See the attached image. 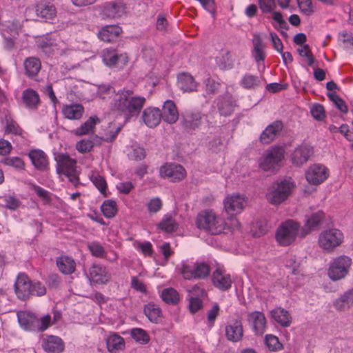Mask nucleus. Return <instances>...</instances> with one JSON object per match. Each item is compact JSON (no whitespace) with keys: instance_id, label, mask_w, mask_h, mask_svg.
<instances>
[{"instance_id":"obj_24","label":"nucleus","mask_w":353,"mask_h":353,"mask_svg":"<svg viewBox=\"0 0 353 353\" xmlns=\"http://www.w3.org/2000/svg\"><path fill=\"white\" fill-rule=\"evenodd\" d=\"M32 163L36 169L40 171H46L49 169L48 158L41 150H32L28 153Z\"/></svg>"},{"instance_id":"obj_28","label":"nucleus","mask_w":353,"mask_h":353,"mask_svg":"<svg viewBox=\"0 0 353 353\" xmlns=\"http://www.w3.org/2000/svg\"><path fill=\"white\" fill-rule=\"evenodd\" d=\"M162 119L170 124H173L179 119V112L175 103L171 100L164 102L161 111Z\"/></svg>"},{"instance_id":"obj_17","label":"nucleus","mask_w":353,"mask_h":353,"mask_svg":"<svg viewBox=\"0 0 353 353\" xmlns=\"http://www.w3.org/2000/svg\"><path fill=\"white\" fill-rule=\"evenodd\" d=\"M202 123V114L199 110H187L182 114L181 123L187 131H194Z\"/></svg>"},{"instance_id":"obj_36","label":"nucleus","mask_w":353,"mask_h":353,"mask_svg":"<svg viewBox=\"0 0 353 353\" xmlns=\"http://www.w3.org/2000/svg\"><path fill=\"white\" fill-rule=\"evenodd\" d=\"M178 86L184 92L195 91L197 83L192 75L188 73H182L178 76Z\"/></svg>"},{"instance_id":"obj_7","label":"nucleus","mask_w":353,"mask_h":353,"mask_svg":"<svg viewBox=\"0 0 353 353\" xmlns=\"http://www.w3.org/2000/svg\"><path fill=\"white\" fill-rule=\"evenodd\" d=\"M179 271L185 279H203L210 274V269L205 263H183Z\"/></svg>"},{"instance_id":"obj_64","label":"nucleus","mask_w":353,"mask_h":353,"mask_svg":"<svg viewBox=\"0 0 353 353\" xmlns=\"http://www.w3.org/2000/svg\"><path fill=\"white\" fill-rule=\"evenodd\" d=\"M220 84L214 79L208 78L205 81L206 92L209 94H214L219 90Z\"/></svg>"},{"instance_id":"obj_48","label":"nucleus","mask_w":353,"mask_h":353,"mask_svg":"<svg viewBox=\"0 0 353 353\" xmlns=\"http://www.w3.org/2000/svg\"><path fill=\"white\" fill-rule=\"evenodd\" d=\"M216 63L222 70L230 69L233 66V61L229 52H225L221 57H217Z\"/></svg>"},{"instance_id":"obj_3","label":"nucleus","mask_w":353,"mask_h":353,"mask_svg":"<svg viewBox=\"0 0 353 353\" xmlns=\"http://www.w3.org/2000/svg\"><path fill=\"white\" fill-rule=\"evenodd\" d=\"M247 201L243 195L239 194H228L223 201L224 210L231 217L229 230H234L239 227V221L234 217L241 213L245 207Z\"/></svg>"},{"instance_id":"obj_52","label":"nucleus","mask_w":353,"mask_h":353,"mask_svg":"<svg viewBox=\"0 0 353 353\" xmlns=\"http://www.w3.org/2000/svg\"><path fill=\"white\" fill-rule=\"evenodd\" d=\"M46 294V288L45 285L38 281H32L30 288V296H42Z\"/></svg>"},{"instance_id":"obj_10","label":"nucleus","mask_w":353,"mask_h":353,"mask_svg":"<svg viewBox=\"0 0 353 353\" xmlns=\"http://www.w3.org/2000/svg\"><path fill=\"white\" fill-rule=\"evenodd\" d=\"M351 263V259L347 256L343 255L336 257L329 268L330 278L333 281H337L345 277L348 272Z\"/></svg>"},{"instance_id":"obj_14","label":"nucleus","mask_w":353,"mask_h":353,"mask_svg":"<svg viewBox=\"0 0 353 353\" xmlns=\"http://www.w3.org/2000/svg\"><path fill=\"white\" fill-rule=\"evenodd\" d=\"M327 168L321 164H314L308 168L305 172V177L309 183L319 185L328 177Z\"/></svg>"},{"instance_id":"obj_38","label":"nucleus","mask_w":353,"mask_h":353,"mask_svg":"<svg viewBox=\"0 0 353 353\" xmlns=\"http://www.w3.org/2000/svg\"><path fill=\"white\" fill-rule=\"evenodd\" d=\"M144 314L154 323H159L161 319V310L156 304L149 303L144 307Z\"/></svg>"},{"instance_id":"obj_42","label":"nucleus","mask_w":353,"mask_h":353,"mask_svg":"<svg viewBox=\"0 0 353 353\" xmlns=\"http://www.w3.org/2000/svg\"><path fill=\"white\" fill-rule=\"evenodd\" d=\"M100 122V119L97 116L90 117L79 128L76 130V134L79 136L87 134L93 131L95 125Z\"/></svg>"},{"instance_id":"obj_4","label":"nucleus","mask_w":353,"mask_h":353,"mask_svg":"<svg viewBox=\"0 0 353 353\" xmlns=\"http://www.w3.org/2000/svg\"><path fill=\"white\" fill-rule=\"evenodd\" d=\"M294 187V183L289 179L276 181L268 189L266 199L272 205H279L288 198Z\"/></svg>"},{"instance_id":"obj_41","label":"nucleus","mask_w":353,"mask_h":353,"mask_svg":"<svg viewBox=\"0 0 353 353\" xmlns=\"http://www.w3.org/2000/svg\"><path fill=\"white\" fill-rule=\"evenodd\" d=\"M217 107L220 114L225 117L231 114L234 111V103L230 97L219 98Z\"/></svg>"},{"instance_id":"obj_37","label":"nucleus","mask_w":353,"mask_h":353,"mask_svg":"<svg viewBox=\"0 0 353 353\" xmlns=\"http://www.w3.org/2000/svg\"><path fill=\"white\" fill-rule=\"evenodd\" d=\"M253 50L252 52V57L256 62L259 63L263 61L265 59V44L263 43L262 39L259 34H254L252 39Z\"/></svg>"},{"instance_id":"obj_26","label":"nucleus","mask_w":353,"mask_h":353,"mask_svg":"<svg viewBox=\"0 0 353 353\" xmlns=\"http://www.w3.org/2000/svg\"><path fill=\"white\" fill-rule=\"evenodd\" d=\"M42 347L48 353H61L64 350V343L61 338L50 335L43 339Z\"/></svg>"},{"instance_id":"obj_50","label":"nucleus","mask_w":353,"mask_h":353,"mask_svg":"<svg viewBox=\"0 0 353 353\" xmlns=\"http://www.w3.org/2000/svg\"><path fill=\"white\" fill-rule=\"evenodd\" d=\"M88 248L93 256L98 258H106L105 249L99 242L93 241L88 244Z\"/></svg>"},{"instance_id":"obj_20","label":"nucleus","mask_w":353,"mask_h":353,"mask_svg":"<svg viewBox=\"0 0 353 353\" xmlns=\"http://www.w3.org/2000/svg\"><path fill=\"white\" fill-rule=\"evenodd\" d=\"M212 281L214 287L221 291L229 290L232 284L231 276L220 268L212 273Z\"/></svg>"},{"instance_id":"obj_11","label":"nucleus","mask_w":353,"mask_h":353,"mask_svg":"<svg viewBox=\"0 0 353 353\" xmlns=\"http://www.w3.org/2000/svg\"><path fill=\"white\" fill-rule=\"evenodd\" d=\"M127 9L123 0H115L104 5L101 14L103 19H117L126 14Z\"/></svg>"},{"instance_id":"obj_61","label":"nucleus","mask_w":353,"mask_h":353,"mask_svg":"<svg viewBox=\"0 0 353 353\" xmlns=\"http://www.w3.org/2000/svg\"><path fill=\"white\" fill-rule=\"evenodd\" d=\"M146 153L145 150L141 147L134 148L129 154L130 159L134 161H141L145 159Z\"/></svg>"},{"instance_id":"obj_56","label":"nucleus","mask_w":353,"mask_h":353,"mask_svg":"<svg viewBox=\"0 0 353 353\" xmlns=\"http://www.w3.org/2000/svg\"><path fill=\"white\" fill-rule=\"evenodd\" d=\"M109 128L111 129L105 132L104 137H103V141L106 142L113 141L121 130V127L116 126L115 124L111 123Z\"/></svg>"},{"instance_id":"obj_30","label":"nucleus","mask_w":353,"mask_h":353,"mask_svg":"<svg viewBox=\"0 0 353 353\" xmlns=\"http://www.w3.org/2000/svg\"><path fill=\"white\" fill-rule=\"evenodd\" d=\"M61 111L65 119L79 120L84 113V108L79 103L65 104L63 105Z\"/></svg>"},{"instance_id":"obj_32","label":"nucleus","mask_w":353,"mask_h":353,"mask_svg":"<svg viewBox=\"0 0 353 353\" xmlns=\"http://www.w3.org/2000/svg\"><path fill=\"white\" fill-rule=\"evenodd\" d=\"M36 13L42 19H52L56 16L57 10L52 3L40 2L36 6Z\"/></svg>"},{"instance_id":"obj_27","label":"nucleus","mask_w":353,"mask_h":353,"mask_svg":"<svg viewBox=\"0 0 353 353\" xmlns=\"http://www.w3.org/2000/svg\"><path fill=\"white\" fill-rule=\"evenodd\" d=\"M90 279L94 283L105 284L110 279V274L102 265H94L89 270Z\"/></svg>"},{"instance_id":"obj_5","label":"nucleus","mask_w":353,"mask_h":353,"mask_svg":"<svg viewBox=\"0 0 353 353\" xmlns=\"http://www.w3.org/2000/svg\"><path fill=\"white\" fill-rule=\"evenodd\" d=\"M301 231L299 223L293 220L283 223L276 230V240L279 245L287 246L293 243Z\"/></svg>"},{"instance_id":"obj_21","label":"nucleus","mask_w":353,"mask_h":353,"mask_svg":"<svg viewBox=\"0 0 353 353\" xmlns=\"http://www.w3.org/2000/svg\"><path fill=\"white\" fill-rule=\"evenodd\" d=\"M283 125L280 121H275L268 125L260 135L259 140L263 144H269L280 134Z\"/></svg>"},{"instance_id":"obj_2","label":"nucleus","mask_w":353,"mask_h":353,"mask_svg":"<svg viewBox=\"0 0 353 353\" xmlns=\"http://www.w3.org/2000/svg\"><path fill=\"white\" fill-rule=\"evenodd\" d=\"M196 223L199 228L208 231L212 234L223 232L230 226L223 218L217 216L211 210L201 212L196 217Z\"/></svg>"},{"instance_id":"obj_1","label":"nucleus","mask_w":353,"mask_h":353,"mask_svg":"<svg viewBox=\"0 0 353 353\" xmlns=\"http://www.w3.org/2000/svg\"><path fill=\"white\" fill-rule=\"evenodd\" d=\"M99 93L103 100L112 99V110L126 119L138 116L146 101L144 97L135 94L131 89L123 88L116 92L113 87L105 85L99 88Z\"/></svg>"},{"instance_id":"obj_58","label":"nucleus","mask_w":353,"mask_h":353,"mask_svg":"<svg viewBox=\"0 0 353 353\" xmlns=\"http://www.w3.org/2000/svg\"><path fill=\"white\" fill-rule=\"evenodd\" d=\"M6 132L21 135L23 130L15 121L12 119H6Z\"/></svg>"},{"instance_id":"obj_44","label":"nucleus","mask_w":353,"mask_h":353,"mask_svg":"<svg viewBox=\"0 0 353 353\" xmlns=\"http://www.w3.org/2000/svg\"><path fill=\"white\" fill-rule=\"evenodd\" d=\"M158 228L166 232H172L177 229V223L170 215L166 214L158 224Z\"/></svg>"},{"instance_id":"obj_16","label":"nucleus","mask_w":353,"mask_h":353,"mask_svg":"<svg viewBox=\"0 0 353 353\" xmlns=\"http://www.w3.org/2000/svg\"><path fill=\"white\" fill-rule=\"evenodd\" d=\"M313 148L306 143H302L296 147L292 153V162L296 166H301L305 163L313 154Z\"/></svg>"},{"instance_id":"obj_60","label":"nucleus","mask_w":353,"mask_h":353,"mask_svg":"<svg viewBox=\"0 0 353 353\" xmlns=\"http://www.w3.org/2000/svg\"><path fill=\"white\" fill-rule=\"evenodd\" d=\"M5 163L7 165L14 167L17 169H24V162L23 161L17 157H8L5 159Z\"/></svg>"},{"instance_id":"obj_25","label":"nucleus","mask_w":353,"mask_h":353,"mask_svg":"<svg viewBox=\"0 0 353 353\" xmlns=\"http://www.w3.org/2000/svg\"><path fill=\"white\" fill-rule=\"evenodd\" d=\"M161 111L158 108L148 107L142 112L141 119L149 128H155L162 119Z\"/></svg>"},{"instance_id":"obj_39","label":"nucleus","mask_w":353,"mask_h":353,"mask_svg":"<svg viewBox=\"0 0 353 353\" xmlns=\"http://www.w3.org/2000/svg\"><path fill=\"white\" fill-rule=\"evenodd\" d=\"M106 346L109 352L122 350L125 347V341L123 337L112 333L106 339Z\"/></svg>"},{"instance_id":"obj_62","label":"nucleus","mask_w":353,"mask_h":353,"mask_svg":"<svg viewBox=\"0 0 353 353\" xmlns=\"http://www.w3.org/2000/svg\"><path fill=\"white\" fill-rule=\"evenodd\" d=\"M4 205L10 210H16L20 205L19 199L12 196H6L3 197Z\"/></svg>"},{"instance_id":"obj_57","label":"nucleus","mask_w":353,"mask_h":353,"mask_svg":"<svg viewBox=\"0 0 353 353\" xmlns=\"http://www.w3.org/2000/svg\"><path fill=\"white\" fill-rule=\"evenodd\" d=\"M94 147L92 141L90 139H83L77 142L76 145L77 150L81 153H86L90 152Z\"/></svg>"},{"instance_id":"obj_13","label":"nucleus","mask_w":353,"mask_h":353,"mask_svg":"<svg viewBox=\"0 0 353 353\" xmlns=\"http://www.w3.org/2000/svg\"><path fill=\"white\" fill-rule=\"evenodd\" d=\"M32 281L25 273H19L16 279L14 289L17 297L22 301L28 300L30 297V288Z\"/></svg>"},{"instance_id":"obj_47","label":"nucleus","mask_w":353,"mask_h":353,"mask_svg":"<svg viewBox=\"0 0 353 353\" xmlns=\"http://www.w3.org/2000/svg\"><path fill=\"white\" fill-rule=\"evenodd\" d=\"M132 337L141 344H147L150 341V336L148 333L141 328H133L131 330Z\"/></svg>"},{"instance_id":"obj_34","label":"nucleus","mask_w":353,"mask_h":353,"mask_svg":"<svg viewBox=\"0 0 353 353\" xmlns=\"http://www.w3.org/2000/svg\"><path fill=\"white\" fill-rule=\"evenodd\" d=\"M271 316L282 327H289L292 323V317L288 311L281 307L272 310Z\"/></svg>"},{"instance_id":"obj_59","label":"nucleus","mask_w":353,"mask_h":353,"mask_svg":"<svg viewBox=\"0 0 353 353\" xmlns=\"http://www.w3.org/2000/svg\"><path fill=\"white\" fill-rule=\"evenodd\" d=\"M260 9L264 13L272 12L275 8L274 0H258Z\"/></svg>"},{"instance_id":"obj_40","label":"nucleus","mask_w":353,"mask_h":353,"mask_svg":"<svg viewBox=\"0 0 353 353\" xmlns=\"http://www.w3.org/2000/svg\"><path fill=\"white\" fill-rule=\"evenodd\" d=\"M239 84L244 89L255 90L261 85V80L259 76L247 73L243 75Z\"/></svg>"},{"instance_id":"obj_19","label":"nucleus","mask_w":353,"mask_h":353,"mask_svg":"<svg viewBox=\"0 0 353 353\" xmlns=\"http://www.w3.org/2000/svg\"><path fill=\"white\" fill-rule=\"evenodd\" d=\"M24 74L29 79L37 81L39 79V73L41 70V62L40 59L35 57H29L23 61Z\"/></svg>"},{"instance_id":"obj_22","label":"nucleus","mask_w":353,"mask_h":353,"mask_svg":"<svg viewBox=\"0 0 353 353\" xmlns=\"http://www.w3.org/2000/svg\"><path fill=\"white\" fill-rule=\"evenodd\" d=\"M225 332L228 341L234 343L240 341L243 336L241 321L238 319L231 321L225 326Z\"/></svg>"},{"instance_id":"obj_63","label":"nucleus","mask_w":353,"mask_h":353,"mask_svg":"<svg viewBox=\"0 0 353 353\" xmlns=\"http://www.w3.org/2000/svg\"><path fill=\"white\" fill-rule=\"evenodd\" d=\"M52 324V318L50 314L44 315L39 319V326L37 331L43 332L46 330Z\"/></svg>"},{"instance_id":"obj_51","label":"nucleus","mask_w":353,"mask_h":353,"mask_svg":"<svg viewBox=\"0 0 353 353\" xmlns=\"http://www.w3.org/2000/svg\"><path fill=\"white\" fill-rule=\"evenodd\" d=\"M299 8L302 14L310 16L314 12L312 0H296Z\"/></svg>"},{"instance_id":"obj_45","label":"nucleus","mask_w":353,"mask_h":353,"mask_svg":"<svg viewBox=\"0 0 353 353\" xmlns=\"http://www.w3.org/2000/svg\"><path fill=\"white\" fill-rule=\"evenodd\" d=\"M163 301L168 304H176L179 301V296L176 290L173 288L164 289L161 295Z\"/></svg>"},{"instance_id":"obj_8","label":"nucleus","mask_w":353,"mask_h":353,"mask_svg":"<svg viewBox=\"0 0 353 353\" xmlns=\"http://www.w3.org/2000/svg\"><path fill=\"white\" fill-rule=\"evenodd\" d=\"M343 241V234L339 230L332 228L321 232L318 243L321 248L330 252L340 245Z\"/></svg>"},{"instance_id":"obj_49","label":"nucleus","mask_w":353,"mask_h":353,"mask_svg":"<svg viewBox=\"0 0 353 353\" xmlns=\"http://www.w3.org/2000/svg\"><path fill=\"white\" fill-rule=\"evenodd\" d=\"M265 343L270 351H278L282 349L283 345L278 337L272 334H268L265 337Z\"/></svg>"},{"instance_id":"obj_31","label":"nucleus","mask_w":353,"mask_h":353,"mask_svg":"<svg viewBox=\"0 0 353 353\" xmlns=\"http://www.w3.org/2000/svg\"><path fill=\"white\" fill-rule=\"evenodd\" d=\"M22 100L26 108L32 110L37 109L40 103L39 94L31 88H28L23 92Z\"/></svg>"},{"instance_id":"obj_53","label":"nucleus","mask_w":353,"mask_h":353,"mask_svg":"<svg viewBox=\"0 0 353 353\" xmlns=\"http://www.w3.org/2000/svg\"><path fill=\"white\" fill-rule=\"evenodd\" d=\"M146 207L149 213L154 214L161 210L163 202L159 197H154L146 203Z\"/></svg>"},{"instance_id":"obj_43","label":"nucleus","mask_w":353,"mask_h":353,"mask_svg":"<svg viewBox=\"0 0 353 353\" xmlns=\"http://www.w3.org/2000/svg\"><path fill=\"white\" fill-rule=\"evenodd\" d=\"M89 177L99 192L106 196L107 183L105 178L96 172H92Z\"/></svg>"},{"instance_id":"obj_18","label":"nucleus","mask_w":353,"mask_h":353,"mask_svg":"<svg viewBox=\"0 0 353 353\" xmlns=\"http://www.w3.org/2000/svg\"><path fill=\"white\" fill-rule=\"evenodd\" d=\"M102 57L105 64L110 67L121 68L128 62V57L126 54H118L114 50H103Z\"/></svg>"},{"instance_id":"obj_12","label":"nucleus","mask_w":353,"mask_h":353,"mask_svg":"<svg viewBox=\"0 0 353 353\" xmlns=\"http://www.w3.org/2000/svg\"><path fill=\"white\" fill-rule=\"evenodd\" d=\"M159 174L162 178H167L172 182L183 180L186 172L181 165L166 163L159 169Z\"/></svg>"},{"instance_id":"obj_9","label":"nucleus","mask_w":353,"mask_h":353,"mask_svg":"<svg viewBox=\"0 0 353 353\" xmlns=\"http://www.w3.org/2000/svg\"><path fill=\"white\" fill-rule=\"evenodd\" d=\"M285 151L282 147L274 146L268 150L265 154L260 159V168L265 170H273L284 158Z\"/></svg>"},{"instance_id":"obj_15","label":"nucleus","mask_w":353,"mask_h":353,"mask_svg":"<svg viewBox=\"0 0 353 353\" xmlns=\"http://www.w3.org/2000/svg\"><path fill=\"white\" fill-rule=\"evenodd\" d=\"M247 320L256 335H263L266 330L267 321L264 314L254 311L248 314Z\"/></svg>"},{"instance_id":"obj_55","label":"nucleus","mask_w":353,"mask_h":353,"mask_svg":"<svg viewBox=\"0 0 353 353\" xmlns=\"http://www.w3.org/2000/svg\"><path fill=\"white\" fill-rule=\"evenodd\" d=\"M310 113L314 119L319 121H321L325 117L324 108L319 103H315L312 106Z\"/></svg>"},{"instance_id":"obj_6","label":"nucleus","mask_w":353,"mask_h":353,"mask_svg":"<svg viewBox=\"0 0 353 353\" xmlns=\"http://www.w3.org/2000/svg\"><path fill=\"white\" fill-rule=\"evenodd\" d=\"M77 162L68 154H60L57 160V172L64 174L68 180L77 186L79 183V173L76 169Z\"/></svg>"},{"instance_id":"obj_54","label":"nucleus","mask_w":353,"mask_h":353,"mask_svg":"<svg viewBox=\"0 0 353 353\" xmlns=\"http://www.w3.org/2000/svg\"><path fill=\"white\" fill-rule=\"evenodd\" d=\"M327 95L341 112H347V107L345 101L339 95L335 93H327Z\"/></svg>"},{"instance_id":"obj_33","label":"nucleus","mask_w":353,"mask_h":353,"mask_svg":"<svg viewBox=\"0 0 353 353\" xmlns=\"http://www.w3.org/2000/svg\"><path fill=\"white\" fill-rule=\"evenodd\" d=\"M324 218V214L322 211L314 213L307 219L304 227L301 228L300 233L301 237H304L310 232L312 229L318 226Z\"/></svg>"},{"instance_id":"obj_23","label":"nucleus","mask_w":353,"mask_h":353,"mask_svg":"<svg viewBox=\"0 0 353 353\" xmlns=\"http://www.w3.org/2000/svg\"><path fill=\"white\" fill-rule=\"evenodd\" d=\"M20 326L25 330L37 331L39 326V318L31 312L21 311L17 313Z\"/></svg>"},{"instance_id":"obj_29","label":"nucleus","mask_w":353,"mask_h":353,"mask_svg":"<svg viewBox=\"0 0 353 353\" xmlns=\"http://www.w3.org/2000/svg\"><path fill=\"white\" fill-rule=\"evenodd\" d=\"M333 305L339 312L348 310L353 306V288L347 290L336 299Z\"/></svg>"},{"instance_id":"obj_46","label":"nucleus","mask_w":353,"mask_h":353,"mask_svg":"<svg viewBox=\"0 0 353 353\" xmlns=\"http://www.w3.org/2000/svg\"><path fill=\"white\" fill-rule=\"evenodd\" d=\"M101 208L103 215L107 218L114 217L117 212V203L112 200L105 201Z\"/></svg>"},{"instance_id":"obj_35","label":"nucleus","mask_w":353,"mask_h":353,"mask_svg":"<svg viewBox=\"0 0 353 353\" xmlns=\"http://www.w3.org/2000/svg\"><path fill=\"white\" fill-rule=\"evenodd\" d=\"M57 265L63 274H71L76 268L74 260L68 256H61L57 259Z\"/></svg>"}]
</instances>
